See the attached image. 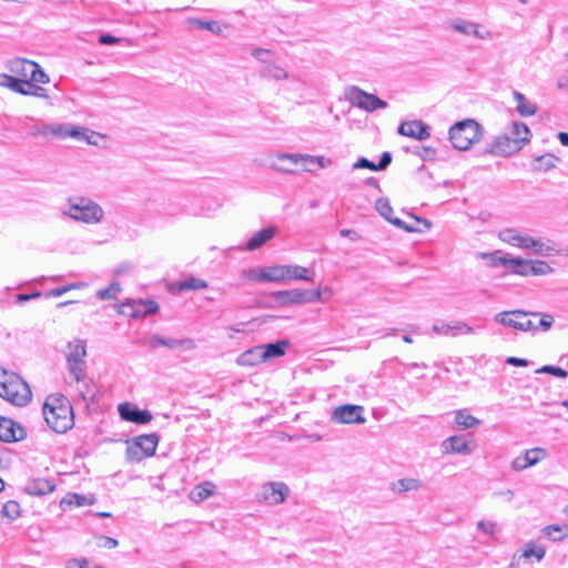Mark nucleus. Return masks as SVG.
<instances>
[{
	"label": "nucleus",
	"instance_id": "f257e3e1",
	"mask_svg": "<svg viewBox=\"0 0 568 568\" xmlns=\"http://www.w3.org/2000/svg\"><path fill=\"white\" fill-rule=\"evenodd\" d=\"M42 410L48 426L58 434L67 433L74 425L73 407L62 394L49 395Z\"/></svg>",
	"mask_w": 568,
	"mask_h": 568
},
{
	"label": "nucleus",
	"instance_id": "f03ea898",
	"mask_svg": "<svg viewBox=\"0 0 568 568\" xmlns=\"http://www.w3.org/2000/svg\"><path fill=\"white\" fill-rule=\"evenodd\" d=\"M0 396L16 406H24L31 400L32 394L19 375L0 367Z\"/></svg>",
	"mask_w": 568,
	"mask_h": 568
},
{
	"label": "nucleus",
	"instance_id": "7ed1b4c3",
	"mask_svg": "<svg viewBox=\"0 0 568 568\" xmlns=\"http://www.w3.org/2000/svg\"><path fill=\"white\" fill-rule=\"evenodd\" d=\"M453 146L466 151L483 138V126L473 119L456 122L448 131Z\"/></svg>",
	"mask_w": 568,
	"mask_h": 568
},
{
	"label": "nucleus",
	"instance_id": "20e7f679",
	"mask_svg": "<svg viewBox=\"0 0 568 568\" xmlns=\"http://www.w3.org/2000/svg\"><path fill=\"white\" fill-rule=\"evenodd\" d=\"M63 213L85 224H98L104 216L103 209L97 202L83 196L69 199L68 209Z\"/></svg>",
	"mask_w": 568,
	"mask_h": 568
},
{
	"label": "nucleus",
	"instance_id": "39448f33",
	"mask_svg": "<svg viewBox=\"0 0 568 568\" xmlns=\"http://www.w3.org/2000/svg\"><path fill=\"white\" fill-rule=\"evenodd\" d=\"M67 367L69 374L77 383H80L87 377V342L77 338L68 343Z\"/></svg>",
	"mask_w": 568,
	"mask_h": 568
},
{
	"label": "nucleus",
	"instance_id": "423d86ee",
	"mask_svg": "<svg viewBox=\"0 0 568 568\" xmlns=\"http://www.w3.org/2000/svg\"><path fill=\"white\" fill-rule=\"evenodd\" d=\"M159 435L156 433L145 434L134 437L126 447V459L129 462L139 463L155 454Z\"/></svg>",
	"mask_w": 568,
	"mask_h": 568
},
{
	"label": "nucleus",
	"instance_id": "0eeeda50",
	"mask_svg": "<svg viewBox=\"0 0 568 568\" xmlns=\"http://www.w3.org/2000/svg\"><path fill=\"white\" fill-rule=\"evenodd\" d=\"M345 99L352 105L357 106L366 112H374L378 109H386L388 106L386 101L355 85L345 89Z\"/></svg>",
	"mask_w": 568,
	"mask_h": 568
},
{
	"label": "nucleus",
	"instance_id": "6e6552de",
	"mask_svg": "<svg viewBox=\"0 0 568 568\" xmlns=\"http://www.w3.org/2000/svg\"><path fill=\"white\" fill-rule=\"evenodd\" d=\"M529 315L537 316V315H539V312H527V311H523V310H515V311H510V312H500L495 315V321L505 326H509V327H513L515 329L523 331V332L537 331L536 324L532 321L527 320V318H525L524 321H519V320H514L511 317V316H515L516 318H518V317H527Z\"/></svg>",
	"mask_w": 568,
	"mask_h": 568
},
{
	"label": "nucleus",
	"instance_id": "1a4fd4ad",
	"mask_svg": "<svg viewBox=\"0 0 568 568\" xmlns=\"http://www.w3.org/2000/svg\"><path fill=\"white\" fill-rule=\"evenodd\" d=\"M159 310V305L155 301L146 300V301H126L123 302L118 312L120 314H124L131 316L133 318L146 317L148 315L156 313Z\"/></svg>",
	"mask_w": 568,
	"mask_h": 568
},
{
	"label": "nucleus",
	"instance_id": "9d476101",
	"mask_svg": "<svg viewBox=\"0 0 568 568\" xmlns=\"http://www.w3.org/2000/svg\"><path fill=\"white\" fill-rule=\"evenodd\" d=\"M523 141V139H514L509 134H503L494 139L486 152L508 156L524 148Z\"/></svg>",
	"mask_w": 568,
	"mask_h": 568
},
{
	"label": "nucleus",
	"instance_id": "9b49d317",
	"mask_svg": "<svg viewBox=\"0 0 568 568\" xmlns=\"http://www.w3.org/2000/svg\"><path fill=\"white\" fill-rule=\"evenodd\" d=\"M364 408L359 405L346 404L334 408L332 420L338 424H364Z\"/></svg>",
	"mask_w": 568,
	"mask_h": 568
},
{
	"label": "nucleus",
	"instance_id": "f8f14e48",
	"mask_svg": "<svg viewBox=\"0 0 568 568\" xmlns=\"http://www.w3.org/2000/svg\"><path fill=\"white\" fill-rule=\"evenodd\" d=\"M290 494L286 484L282 481H270L262 486L260 499L268 505H277L283 503Z\"/></svg>",
	"mask_w": 568,
	"mask_h": 568
},
{
	"label": "nucleus",
	"instance_id": "ddd939ff",
	"mask_svg": "<svg viewBox=\"0 0 568 568\" xmlns=\"http://www.w3.org/2000/svg\"><path fill=\"white\" fill-rule=\"evenodd\" d=\"M119 415L123 420L138 425H144L152 420L153 415L148 409H140L131 403H122L118 406Z\"/></svg>",
	"mask_w": 568,
	"mask_h": 568
},
{
	"label": "nucleus",
	"instance_id": "4468645a",
	"mask_svg": "<svg viewBox=\"0 0 568 568\" xmlns=\"http://www.w3.org/2000/svg\"><path fill=\"white\" fill-rule=\"evenodd\" d=\"M146 344L150 348H158L160 346H165L170 349L182 348L184 351H191L195 348V343L192 338H165L159 334H153L146 339Z\"/></svg>",
	"mask_w": 568,
	"mask_h": 568
},
{
	"label": "nucleus",
	"instance_id": "2eb2a0df",
	"mask_svg": "<svg viewBox=\"0 0 568 568\" xmlns=\"http://www.w3.org/2000/svg\"><path fill=\"white\" fill-rule=\"evenodd\" d=\"M398 134L425 141L430 138V126L420 120L402 122L397 130Z\"/></svg>",
	"mask_w": 568,
	"mask_h": 568
},
{
	"label": "nucleus",
	"instance_id": "dca6fc26",
	"mask_svg": "<svg viewBox=\"0 0 568 568\" xmlns=\"http://www.w3.org/2000/svg\"><path fill=\"white\" fill-rule=\"evenodd\" d=\"M375 209L385 220H387L393 225H395L406 232L412 233V232H420L422 231L420 229H418L416 226L408 225L406 222H404L403 220H400L398 217H394L393 216V207L387 197L377 199L375 202Z\"/></svg>",
	"mask_w": 568,
	"mask_h": 568
},
{
	"label": "nucleus",
	"instance_id": "f3484780",
	"mask_svg": "<svg viewBox=\"0 0 568 568\" xmlns=\"http://www.w3.org/2000/svg\"><path fill=\"white\" fill-rule=\"evenodd\" d=\"M26 437V430L11 418L0 416V440L12 443Z\"/></svg>",
	"mask_w": 568,
	"mask_h": 568
},
{
	"label": "nucleus",
	"instance_id": "a211bd4d",
	"mask_svg": "<svg viewBox=\"0 0 568 568\" xmlns=\"http://www.w3.org/2000/svg\"><path fill=\"white\" fill-rule=\"evenodd\" d=\"M253 278L258 282H285L287 281L288 270L287 265H275L263 267L255 273L251 271Z\"/></svg>",
	"mask_w": 568,
	"mask_h": 568
},
{
	"label": "nucleus",
	"instance_id": "6ab92c4d",
	"mask_svg": "<svg viewBox=\"0 0 568 568\" xmlns=\"http://www.w3.org/2000/svg\"><path fill=\"white\" fill-rule=\"evenodd\" d=\"M433 332L437 335L456 336L458 334H473L474 328L464 322H437L433 325Z\"/></svg>",
	"mask_w": 568,
	"mask_h": 568
},
{
	"label": "nucleus",
	"instance_id": "aec40b11",
	"mask_svg": "<svg viewBox=\"0 0 568 568\" xmlns=\"http://www.w3.org/2000/svg\"><path fill=\"white\" fill-rule=\"evenodd\" d=\"M277 306H291L304 304L302 290L276 291L270 294Z\"/></svg>",
	"mask_w": 568,
	"mask_h": 568
},
{
	"label": "nucleus",
	"instance_id": "412c9836",
	"mask_svg": "<svg viewBox=\"0 0 568 568\" xmlns=\"http://www.w3.org/2000/svg\"><path fill=\"white\" fill-rule=\"evenodd\" d=\"M55 488L54 481L47 478H32L24 485V493L32 496H44L52 493Z\"/></svg>",
	"mask_w": 568,
	"mask_h": 568
},
{
	"label": "nucleus",
	"instance_id": "4be33fe9",
	"mask_svg": "<svg viewBox=\"0 0 568 568\" xmlns=\"http://www.w3.org/2000/svg\"><path fill=\"white\" fill-rule=\"evenodd\" d=\"M280 161H290L292 165H296L300 161H312V163L318 164L320 168H326L331 164V160L324 156H315L311 154H296V153H280Z\"/></svg>",
	"mask_w": 568,
	"mask_h": 568
},
{
	"label": "nucleus",
	"instance_id": "5701e85b",
	"mask_svg": "<svg viewBox=\"0 0 568 568\" xmlns=\"http://www.w3.org/2000/svg\"><path fill=\"white\" fill-rule=\"evenodd\" d=\"M443 450L446 454H470L471 448L468 443L459 435H454L445 439L442 444Z\"/></svg>",
	"mask_w": 568,
	"mask_h": 568
},
{
	"label": "nucleus",
	"instance_id": "b1692460",
	"mask_svg": "<svg viewBox=\"0 0 568 568\" xmlns=\"http://www.w3.org/2000/svg\"><path fill=\"white\" fill-rule=\"evenodd\" d=\"M499 262L504 263V266L507 270H510L514 274L521 276H532V261L530 260L516 257L510 260H499Z\"/></svg>",
	"mask_w": 568,
	"mask_h": 568
},
{
	"label": "nucleus",
	"instance_id": "393cba45",
	"mask_svg": "<svg viewBox=\"0 0 568 568\" xmlns=\"http://www.w3.org/2000/svg\"><path fill=\"white\" fill-rule=\"evenodd\" d=\"M95 497L93 495H81L77 493H68L61 500L60 507L65 510L71 507H81L85 505H93Z\"/></svg>",
	"mask_w": 568,
	"mask_h": 568
},
{
	"label": "nucleus",
	"instance_id": "a878e982",
	"mask_svg": "<svg viewBox=\"0 0 568 568\" xmlns=\"http://www.w3.org/2000/svg\"><path fill=\"white\" fill-rule=\"evenodd\" d=\"M33 61L22 58H16L11 60L8 64V68L11 73L22 80L30 81V75L32 72Z\"/></svg>",
	"mask_w": 568,
	"mask_h": 568
},
{
	"label": "nucleus",
	"instance_id": "bb28decb",
	"mask_svg": "<svg viewBox=\"0 0 568 568\" xmlns=\"http://www.w3.org/2000/svg\"><path fill=\"white\" fill-rule=\"evenodd\" d=\"M481 425V420L468 414L467 409H458L455 412L454 428L469 429L476 428Z\"/></svg>",
	"mask_w": 568,
	"mask_h": 568
},
{
	"label": "nucleus",
	"instance_id": "cd10ccee",
	"mask_svg": "<svg viewBox=\"0 0 568 568\" xmlns=\"http://www.w3.org/2000/svg\"><path fill=\"white\" fill-rule=\"evenodd\" d=\"M275 235L274 227H264L255 233L246 243L245 248L247 251H255L262 247L267 241Z\"/></svg>",
	"mask_w": 568,
	"mask_h": 568
},
{
	"label": "nucleus",
	"instance_id": "c85d7f7f",
	"mask_svg": "<svg viewBox=\"0 0 568 568\" xmlns=\"http://www.w3.org/2000/svg\"><path fill=\"white\" fill-rule=\"evenodd\" d=\"M237 364L241 366H255L265 362L261 346H254L237 357Z\"/></svg>",
	"mask_w": 568,
	"mask_h": 568
},
{
	"label": "nucleus",
	"instance_id": "c756f323",
	"mask_svg": "<svg viewBox=\"0 0 568 568\" xmlns=\"http://www.w3.org/2000/svg\"><path fill=\"white\" fill-rule=\"evenodd\" d=\"M288 341L282 339L275 343H268L264 345H260L262 348V353L265 362L272 358L281 357L285 354L286 348L288 347Z\"/></svg>",
	"mask_w": 568,
	"mask_h": 568
},
{
	"label": "nucleus",
	"instance_id": "7c9ffc66",
	"mask_svg": "<svg viewBox=\"0 0 568 568\" xmlns=\"http://www.w3.org/2000/svg\"><path fill=\"white\" fill-rule=\"evenodd\" d=\"M28 85H29L28 80L19 79L16 75L13 77V75L0 73V87L9 88L14 92L24 95Z\"/></svg>",
	"mask_w": 568,
	"mask_h": 568
},
{
	"label": "nucleus",
	"instance_id": "2f4dec72",
	"mask_svg": "<svg viewBox=\"0 0 568 568\" xmlns=\"http://www.w3.org/2000/svg\"><path fill=\"white\" fill-rule=\"evenodd\" d=\"M423 483L417 478H402L390 484L389 489L396 494H403L410 490H418Z\"/></svg>",
	"mask_w": 568,
	"mask_h": 568
},
{
	"label": "nucleus",
	"instance_id": "473e14b6",
	"mask_svg": "<svg viewBox=\"0 0 568 568\" xmlns=\"http://www.w3.org/2000/svg\"><path fill=\"white\" fill-rule=\"evenodd\" d=\"M215 485L211 481H204L196 485L190 493L191 500L201 503L214 494Z\"/></svg>",
	"mask_w": 568,
	"mask_h": 568
},
{
	"label": "nucleus",
	"instance_id": "72a5a7b5",
	"mask_svg": "<svg viewBox=\"0 0 568 568\" xmlns=\"http://www.w3.org/2000/svg\"><path fill=\"white\" fill-rule=\"evenodd\" d=\"M513 95L517 103V111L521 116H531L536 114L537 105L528 101L523 93L514 91Z\"/></svg>",
	"mask_w": 568,
	"mask_h": 568
},
{
	"label": "nucleus",
	"instance_id": "f704fd0d",
	"mask_svg": "<svg viewBox=\"0 0 568 568\" xmlns=\"http://www.w3.org/2000/svg\"><path fill=\"white\" fill-rule=\"evenodd\" d=\"M69 138L75 139L78 141H85L89 144H97V141L93 138L98 136V134L87 128L80 125L70 124L69 129Z\"/></svg>",
	"mask_w": 568,
	"mask_h": 568
},
{
	"label": "nucleus",
	"instance_id": "c9c22d12",
	"mask_svg": "<svg viewBox=\"0 0 568 568\" xmlns=\"http://www.w3.org/2000/svg\"><path fill=\"white\" fill-rule=\"evenodd\" d=\"M260 74L262 78L281 81L288 79V73L282 67L276 64L266 63L261 70Z\"/></svg>",
	"mask_w": 568,
	"mask_h": 568
},
{
	"label": "nucleus",
	"instance_id": "e433bc0d",
	"mask_svg": "<svg viewBox=\"0 0 568 568\" xmlns=\"http://www.w3.org/2000/svg\"><path fill=\"white\" fill-rule=\"evenodd\" d=\"M287 270H288L287 281H290V280H301V281H306V282L314 281V278H313L314 273L312 275H310V271L304 266L287 265Z\"/></svg>",
	"mask_w": 568,
	"mask_h": 568
},
{
	"label": "nucleus",
	"instance_id": "4c0bfd02",
	"mask_svg": "<svg viewBox=\"0 0 568 568\" xmlns=\"http://www.w3.org/2000/svg\"><path fill=\"white\" fill-rule=\"evenodd\" d=\"M559 158L554 154H544L535 159L534 169L537 171H548L556 166Z\"/></svg>",
	"mask_w": 568,
	"mask_h": 568
},
{
	"label": "nucleus",
	"instance_id": "58836bf2",
	"mask_svg": "<svg viewBox=\"0 0 568 568\" xmlns=\"http://www.w3.org/2000/svg\"><path fill=\"white\" fill-rule=\"evenodd\" d=\"M509 135L514 139H523V146H525L530 140V130L523 122H514Z\"/></svg>",
	"mask_w": 568,
	"mask_h": 568
},
{
	"label": "nucleus",
	"instance_id": "ea45409f",
	"mask_svg": "<svg viewBox=\"0 0 568 568\" xmlns=\"http://www.w3.org/2000/svg\"><path fill=\"white\" fill-rule=\"evenodd\" d=\"M473 27V21H467L464 19H454L446 22V28L452 29L458 33L464 36H470V29Z\"/></svg>",
	"mask_w": 568,
	"mask_h": 568
},
{
	"label": "nucleus",
	"instance_id": "a19ab883",
	"mask_svg": "<svg viewBox=\"0 0 568 568\" xmlns=\"http://www.w3.org/2000/svg\"><path fill=\"white\" fill-rule=\"evenodd\" d=\"M534 253L541 256H552L558 253V248L551 242H542L541 240H536V245L532 247Z\"/></svg>",
	"mask_w": 568,
	"mask_h": 568
},
{
	"label": "nucleus",
	"instance_id": "79ce46f5",
	"mask_svg": "<svg viewBox=\"0 0 568 568\" xmlns=\"http://www.w3.org/2000/svg\"><path fill=\"white\" fill-rule=\"evenodd\" d=\"M546 555V549L544 547H536L532 541H529L525 545V548L520 555L521 558L528 559L534 556L538 561H540Z\"/></svg>",
	"mask_w": 568,
	"mask_h": 568
},
{
	"label": "nucleus",
	"instance_id": "37998d69",
	"mask_svg": "<svg viewBox=\"0 0 568 568\" xmlns=\"http://www.w3.org/2000/svg\"><path fill=\"white\" fill-rule=\"evenodd\" d=\"M187 22L197 29L209 30L214 34H219L221 32V27L215 21H205L197 18H190L187 19Z\"/></svg>",
	"mask_w": 568,
	"mask_h": 568
},
{
	"label": "nucleus",
	"instance_id": "c03bdc74",
	"mask_svg": "<svg viewBox=\"0 0 568 568\" xmlns=\"http://www.w3.org/2000/svg\"><path fill=\"white\" fill-rule=\"evenodd\" d=\"M524 455L526 457V462L530 467L536 465L540 460L545 459L547 457V450L541 447H535L531 449H527Z\"/></svg>",
	"mask_w": 568,
	"mask_h": 568
},
{
	"label": "nucleus",
	"instance_id": "a18cd8bd",
	"mask_svg": "<svg viewBox=\"0 0 568 568\" xmlns=\"http://www.w3.org/2000/svg\"><path fill=\"white\" fill-rule=\"evenodd\" d=\"M121 291V286L119 282H112L105 288L99 290L97 292V297L101 301L105 300H115L118 293Z\"/></svg>",
	"mask_w": 568,
	"mask_h": 568
},
{
	"label": "nucleus",
	"instance_id": "49530a36",
	"mask_svg": "<svg viewBox=\"0 0 568 568\" xmlns=\"http://www.w3.org/2000/svg\"><path fill=\"white\" fill-rule=\"evenodd\" d=\"M179 287L181 291H189V290H203L207 287V283L197 277H189L182 282H180Z\"/></svg>",
	"mask_w": 568,
	"mask_h": 568
},
{
	"label": "nucleus",
	"instance_id": "de8ad7c7",
	"mask_svg": "<svg viewBox=\"0 0 568 568\" xmlns=\"http://www.w3.org/2000/svg\"><path fill=\"white\" fill-rule=\"evenodd\" d=\"M2 515L11 520L17 519L20 516V505L16 500H8L2 507Z\"/></svg>",
	"mask_w": 568,
	"mask_h": 568
},
{
	"label": "nucleus",
	"instance_id": "09e8293b",
	"mask_svg": "<svg viewBox=\"0 0 568 568\" xmlns=\"http://www.w3.org/2000/svg\"><path fill=\"white\" fill-rule=\"evenodd\" d=\"M69 123H49V135L63 140L69 138Z\"/></svg>",
	"mask_w": 568,
	"mask_h": 568
},
{
	"label": "nucleus",
	"instance_id": "8fccbe9b",
	"mask_svg": "<svg viewBox=\"0 0 568 568\" xmlns=\"http://www.w3.org/2000/svg\"><path fill=\"white\" fill-rule=\"evenodd\" d=\"M520 236L521 235L519 234V232L516 231L515 229H505L499 232V239L503 242L510 244L513 246H516V247L518 245Z\"/></svg>",
	"mask_w": 568,
	"mask_h": 568
},
{
	"label": "nucleus",
	"instance_id": "3c124183",
	"mask_svg": "<svg viewBox=\"0 0 568 568\" xmlns=\"http://www.w3.org/2000/svg\"><path fill=\"white\" fill-rule=\"evenodd\" d=\"M49 75L41 69V67L33 61L32 64V72L30 75V82L31 83H48L49 82Z\"/></svg>",
	"mask_w": 568,
	"mask_h": 568
},
{
	"label": "nucleus",
	"instance_id": "603ef678",
	"mask_svg": "<svg viewBox=\"0 0 568 568\" xmlns=\"http://www.w3.org/2000/svg\"><path fill=\"white\" fill-rule=\"evenodd\" d=\"M561 529L562 528L559 525H548L542 529V532L546 537L554 541H561L568 536V532L562 536L555 535L556 532H560Z\"/></svg>",
	"mask_w": 568,
	"mask_h": 568
},
{
	"label": "nucleus",
	"instance_id": "864d4df0",
	"mask_svg": "<svg viewBox=\"0 0 568 568\" xmlns=\"http://www.w3.org/2000/svg\"><path fill=\"white\" fill-rule=\"evenodd\" d=\"M532 276L550 274L554 268L545 261H532Z\"/></svg>",
	"mask_w": 568,
	"mask_h": 568
},
{
	"label": "nucleus",
	"instance_id": "5fc2aeb1",
	"mask_svg": "<svg viewBox=\"0 0 568 568\" xmlns=\"http://www.w3.org/2000/svg\"><path fill=\"white\" fill-rule=\"evenodd\" d=\"M536 373H548L559 378H565L568 376V372L566 369L552 365H545L541 368L536 369Z\"/></svg>",
	"mask_w": 568,
	"mask_h": 568
},
{
	"label": "nucleus",
	"instance_id": "6e6d98bb",
	"mask_svg": "<svg viewBox=\"0 0 568 568\" xmlns=\"http://www.w3.org/2000/svg\"><path fill=\"white\" fill-rule=\"evenodd\" d=\"M83 382V386L79 392V395L83 400L94 402L95 390L91 382H88L87 378Z\"/></svg>",
	"mask_w": 568,
	"mask_h": 568
},
{
	"label": "nucleus",
	"instance_id": "4d7b16f0",
	"mask_svg": "<svg viewBox=\"0 0 568 568\" xmlns=\"http://www.w3.org/2000/svg\"><path fill=\"white\" fill-rule=\"evenodd\" d=\"M414 153L420 156L424 161L434 160L436 156V150L432 146H419Z\"/></svg>",
	"mask_w": 568,
	"mask_h": 568
},
{
	"label": "nucleus",
	"instance_id": "13d9d810",
	"mask_svg": "<svg viewBox=\"0 0 568 568\" xmlns=\"http://www.w3.org/2000/svg\"><path fill=\"white\" fill-rule=\"evenodd\" d=\"M540 320L539 323L536 325L537 329H540L542 332H546L551 328L554 323V317L549 314H542L539 313Z\"/></svg>",
	"mask_w": 568,
	"mask_h": 568
},
{
	"label": "nucleus",
	"instance_id": "bf43d9fd",
	"mask_svg": "<svg viewBox=\"0 0 568 568\" xmlns=\"http://www.w3.org/2000/svg\"><path fill=\"white\" fill-rule=\"evenodd\" d=\"M24 95H34L38 98H47V90L29 81Z\"/></svg>",
	"mask_w": 568,
	"mask_h": 568
},
{
	"label": "nucleus",
	"instance_id": "052dcab7",
	"mask_svg": "<svg viewBox=\"0 0 568 568\" xmlns=\"http://www.w3.org/2000/svg\"><path fill=\"white\" fill-rule=\"evenodd\" d=\"M29 134L32 136H48L49 135V123L34 124L30 128Z\"/></svg>",
	"mask_w": 568,
	"mask_h": 568
},
{
	"label": "nucleus",
	"instance_id": "680f3d73",
	"mask_svg": "<svg viewBox=\"0 0 568 568\" xmlns=\"http://www.w3.org/2000/svg\"><path fill=\"white\" fill-rule=\"evenodd\" d=\"M358 169H368L372 171H377L376 163H374L373 161H371L366 158H361V159H358V161H356L353 164V170H358Z\"/></svg>",
	"mask_w": 568,
	"mask_h": 568
},
{
	"label": "nucleus",
	"instance_id": "e2e57ef3",
	"mask_svg": "<svg viewBox=\"0 0 568 568\" xmlns=\"http://www.w3.org/2000/svg\"><path fill=\"white\" fill-rule=\"evenodd\" d=\"M304 303H313L323 301L322 291L320 288L312 292L303 291Z\"/></svg>",
	"mask_w": 568,
	"mask_h": 568
},
{
	"label": "nucleus",
	"instance_id": "0e129e2a",
	"mask_svg": "<svg viewBox=\"0 0 568 568\" xmlns=\"http://www.w3.org/2000/svg\"><path fill=\"white\" fill-rule=\"evenodd\" d=\"M286 161H280L278 156L276 158V161L271 162L270 168L276 172L281 173H293V168L285 165Z\"/></svg>",
	"mask_w": 568,
	"mask_h": 568
},
{
	"label": "nucleus",
	"instance_id": "69168bd1",
	"mask_svg": "<svg viewBox=\"0 0 568 568\" xmlns=\"http://www.w3.org/2000/svg\"><path fill=\"white\" fill-rule=\"evenodd\" d=\"M477 528L486 535H494L496 530V524L488 520H479Z\"/></svg>",
	"mask_w": 568,
	"mask_h": 568
},
{
	"label": "nucleus",
	"instance_id": "338daca9",
	"mask_svg": "<svg viewBox=\"0 0 568 568\" xmlns=\"http://www.w3.org/2000/svg\"><path fill=\"white\" fill-rule=\"evenodd\" d=\"M536 245V240L529 235H521L518 242L517 247L532 250Z\"/></svg>",
	"mask_w": 568,
	"mask_h": 568
},
{
	"label": "nucleus",
	"instance_id": "774afa93",
	"mask_svg": "<svg viewBox=\"0 0 568 568\" xmlns=\"http://www.w3.org/2000/svg\"><path fill=\"white\" fill-rule=\"evenodd\" d=\"M88 567V560L85 558H73L70 559L67 564V568H87ZM102 568V567H98Z\"/></svg>",
	"mask_w": 568,
	"mask_h": 568
}]
</instances>
